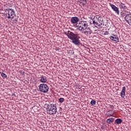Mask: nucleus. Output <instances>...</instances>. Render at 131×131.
Returning <instances> with one entry per match:
<instances>
[{
	"label": "nucleus",
	"instance_id": "nucleus-1",
	"mask_svg": "<svg viewBox=\"0 0 131 131\" xmlns=\"http://www.w3.org/2000/svg\"><path fill=\"white\" fill-rule=\"evenodd\" d=\"M64 33L66 35H67V36H68L69 39L72 40L73 43H74V45H76V46H77L80 43V42L79 41V38H80V37H79V34H78L77 32L75 31L73 32L69 30L64 32Z\"/></svg>",
	"mask_w": 131,
	"mask_h": 131
},
{
	"label": "nucleus",
	"instance_id": "nucleus-2",
	"mask_svg": "<svg viewBox=\"0 0 131 131\" xmlns=\"http://www.w3.org/2000/svg\"><path fill=\"white\" fill-rule=\"evenodd\" d=\"M93 24L97 28H102L104 26V20L102 18V16L100 15H96L93 19Z\"/></svg>",
	"mask_w": 131,
	"mask_h": 131
},
{
	"label": "nucleus",
	"instance_id": "nucleus-3",
	"mask_svg": "<svg viewBox=\"0 0 131 131\" xmlns=\"http://www.w3.org/2000/svg\"><path fill=\"white\" fill-rule=\"evenodd\" d=\"M47 112L49 115H54L57 113V106L56 104H48L46 108Z\"/></svg>",
	"mask_w": 131,
	"mask_h": 131
},
{
	"label": "nucleus",
	"instance_id": "nucleus-4",
	"mask_svg": "<svg viewBox=\"0 0 131 131\" xmlns=\"http://www.w3.org/2000/svg\"><path fill=\"white\" fill-rule=\"evenodd\" d=\"M77 29L79 30L81 32H83L86 28H88V22L85 21H81L76 24Z\"/></svg>",
	"mask_w": 131,
	"mask_h": 131
},
{
	"label": "nucleus",
	"instance_id": "nucleus-5",
	"mask_svg": "<svg viewBox=\"0 0 131 131\" xmlns=\"http://www.w3.org/2000/svg\"><path fill=\"white\" fill-rule=\"evenodd\" d=\"M6 17L7 19H13L15 16V12L13 9H8L5 10Z\"/></svg>",
	"mask_w": 131,
	"mask_h": 131
},
{
	"label": "nucleus",
	"instance_id": "nucleus-6",
	"mask_svg": "<svg viewBox=\"0 0 131 131\" xmlns=\"http://www.w3.org/2000/svg\"><path fill=\"white\" fill-rule=\"evenodd\" d=\"M39 90L41 93H48V92H49V86L47 84H40L39 86Z\"/></svg>",
	"mask_w": 131,
	"mask_h": 131
},
{
	"label": "nucleus",
	"instance_id": "nucleus-7",
	"mask_svg": "<svg viewBox=\"0 0 131 131\" xmlns=\"http://www.w3.org/2000/svg\"><path fill=\"white\" fill-rule=\"evenodd\" d=\"M110 6L111 8H112V10H113V11H114V12H115L117 15H119V8L111 3H110Z\"/></svg>",
	"mask_w": 131,
	"mask_h": 131
},
{
	"label": "nucleus",
	"instance_id": "nucleus-8",
	"mask_svg": "<svg viewBox=\"0 0 131 131\" xmlns=\"http://www.w3.org/2000/svg\"><path fill=\"white\" fill-rule=\"evenodd\" d=\"M113 36H110V38L113 41H116V42H119V38L117 35L112 34Z\"/></svg>",
	"mask_w": 131,
	"mask_h": 131
},
{
	"label": "nucleus",
	"instance_id": "nucleus-9",
	"mask_svg": "<svg viewBox=\"0 0 131 131\" xmlns=\"http://www.w3.org/2000/svg\"><path fill=\"white\" fill-rule=\"evenodd\" d=\"M79 18L76 16L72 17L71 18V22L72 24H78Z\"/></svg>",
	"mask_w": 131,
	"mask_h": 131
},
{
	"label": "nucleus",
	"instance_id": "nucleus-10",
	"mask_svg": "<svg viewBox=\"0 0 131 131\" xmlns=\"http://www.w3.org/2000/svg\"><path fill=\"white\" fill-rule=\"evenodd\" d=\"M125 21H126L129 25H131V14H127L125 16Z\"/></svg>",
	"mask_w": 131,
	"mask_h": 131
},
{
	"label": "nucleus",
	"instance_id": "nucleus-11",
	"mask_svg": "<svg viewBox=\"0 0 131 131\" xmlns=\"http://www.w3.org/2000/svg\"><path fill=\"white\" fill-rule=\"evenodd\" d=\"M84 32V34H85V35H89V34H92V30H91V28H86V29H85L84 30V31L83 32Z\"/></svg>",
	"mask_w": 131,
	"mask_h": 131
},
{
	"label": "nucleus",
	"instance_id": "nucleus-12",
	"mask_svg": "<svg viewBox=\"0 0 131 131\" xmlns=\"http://www.w3.org/2000/svg\"><path fill=\"white\" fill-rule=\"evenodd\" d=\"M126 89L125 88V86H123L122 88V90L120 93V96L122 98H124L125 97V91Z\"/></svg>",
	"mask_w": 131,
	"mask_h": 131
},
{
	"label": "nucleus",
	"instance_id": "nucleus-13",
	"mask_svg": "<svg viewBox=\"0 0 131 131\" xmlns=\"http://www.w3.org/2000/svg\"><path fill=\"white\" fill-rule=\"evenodd\" d=\"M40 82H42L43 83H46L47 81H48V79H47V77L42 76V77H40Z\"/></svg>",
	"mask_w": 131,
	"mask_h": 131
},
{
	"label": "nucleus",
	"instance_id": "nucleus-14",
	"mask_svg": "<svg viewBox=\"0 0 131 131\" xmlns=\"http://www.w3.org/2000/svg\"><path fill=\"white\" fill-rule=\"evenodd\" d=\"M79 2L83 6H85L88 4L86 0H79Z\"/></svg>",
	"mask_w": 131,
	"mask_h": 131
},
{
	"label": "nucleus",
	"instance_id": "nucleus-15",
	"mask_svg": "<svg viewBox=\"0 0 131 131\" xmlns=\"http://www.w3.org/2000/svg\"><path fill=\"white\" fill-rule=\"evenodd\" d=\"M120 8L121 9H123V10H126L127 7L125 6V4H123L122 3H121L120 5L119 6Z\"/></svg>",
	"mask_w": 131,
	"mask_h": 131
},
{
	"label": "nucleus",
	"instance_id": "nucleus-16",
	"mask_svg": "<svg viewBox=\"0 0 131 131\" xmlns=\"http://www.w3.org/2000/svg\"><path fill=\"white\" fill-rule=\"evenodd\" d=\"M115 123H117V124H120L121 123H122V119L120 118L117 119L115 121Z\"/></svg>",
	"mask_w": 131,
	"mask_h": 131
},
{
	"label": "nucleus",
	"instance_id": "nucleus-17",
	"mask_svg": "<svg viewBox=\"0 0 131 131\" xmlns=\"http://www.w3.org/2000/svg\"><path fill=\"white\" fill-rule=\"evenodd\" d=\"M114 121V118H110L109 119H107L106 120L107 123H108L110 124V123H112V122H113Z\"/></svg>",
	"mask_w": 131,
	"mask_h": 131
},
{
	"label": "nucleus",
	"instance_id": "nucleus-18",
	"mask_svg": "<svg viewBox=\"0 0 131 131\" xmlns=\"http://www.w3.org/2000/svg\"><path fill=\"white\" fill-rule=\"evenodd\" d=\"M90 104L91 105H92L93 106H94V105H96L97 104V101H96L94 99H92Z\"/></svg>",
	"mask_w": 131,
	"mask_h": 131
},
{
	"label": "nucleus",
	"instance_id": "nucleus-19",
	"mask_svg": "<svg viewBox=\"0 0 131 131\" xmlns=\"http://www.w3.org/2000/svg\"><path fill=\"white\" fill-rule=\"evenodd\" d=\"M76 89H79V90H80V89H81V85H80V84L78 83L76 84Z\"/></svg>",
	"mask_w": 131,
	"mask_h": 131
},
{
	"label": "nucleus",
	"instance_id": "nucleus-20",
	"mask_svg": "<svg viewBox=\"0 0 131 131\" xmlns=\"http://www.w3.org/2000/svg\"><path fill=\"white\" fill-rule=\"evenodd\" d=\"M1 76H2L3 78H7V77L6 74L4 73H1Z\"/></svg>",
	"mask_w": 131,
	"mask_h": 131
},
{
	"label": "nucleus",
	"instance_id": "nucleus-21",
	"mask_svg": "<svg viewBox=\"0 0 131 131\" xmlns=\"http://www.w3.org/2000/svg\"><path fill=\"white\" fill-rule=\"evenodd\" d=\"M59 103H63V102L65 101V99H64V98H59Z\"/></svg>",
	"mask_w": 131,
	"mask_h": 131
},
{
	"label": "nucleus",
	"instance_id": "nucleus-22",
	"mask_svg": "<svg viewBox=\"0 0 131 131\" xmlns=\"http://www.w3.org/2000/svg\"><path fill=\"white\" fill-rule=\"evenodd\" d=\"M121 16L122 17H125V16H126V14L125 13V12H121Z\"/></svg>",
	"mask_w": 131,
	"mask_h": 131
},
{
	"label": "nucleus",
	"instance_id": "nucleus-23",
	"mask_svg": "<svg viewBox=\"0 0 131 131\" xmlns=\"http://www.w3.org/2000/svg\"><path fill=\"white\" fill-rule=\"evenodd\" d=\"M114 117V116H113V114H108L107 117Z\"/></svg>",
	"mask_w": 131,
	"mask_h": 131
},
{
	"label": "nucleus",
	"instance_id": "nucleus-24",
	"mask_svg": "<svg viewBox=\"0 0 131 131\" xmlns=\"http://www.w3.org/2000/svg\"><path fill=\"white\" fill-rule=\"evenodd\" d=\"M108 34H109V32H108V31L104 32V35H108Z\"/></svg>",
	"mask_w": 131,
	"mask_h": 131
},
{
	"label": "nucleus",
	"instance_id": "nucleus-25",
	"mask_svg": "<svg viewBox=\"0 0 131 131\" xmlns=\"http://www.w3.org/2000/svg\"><path fill=\"white\" fill-rule=\"evenodd\" d=\"M111 109L113 110V109H114V106L113 105H111Z\"/></svg>",
	"mask_w": 131,
	"mask_h": 131
},
{
	"label": "nucleus",
	"instance_id": "nucleus-26",
	"mask_svg": "<svg viewBox=\"0 0 131 131\" xmlns=\"http://www.w3.org/2000/svg\"><path fill=\"white\" fill-rule=\"evenodd\" d=\"M9 7H12V4H10Z\"/></svg>",
	"mask_w": 131,
	"mask_h": 131
},
{
	"label": "nucleus",
	"instance_id": "nucleus-27",
	"mask_svg": "<svg viewBox=\"0 0 131 131\" xmlns=\"http://www.w3.org/2000/svg\"><path fill=\"white\" fill-rule=\"evenodd\" d=\"M73 54H74V52L73 51Z\"/></svg>",
	"mask_w": 131,
	"mask_h": 131
},
{
	"label": "nucleus",
	"instance_id": "nucleus-28",
	"mask_svg": "<svg viewBox=\"0 0 131 131\" xmlns=\"http://www.w3.org/2000/svg\"><path fill=\"white\" fill-rule=\"evenodd\" d=\"M56 51H57V50H59V49H56Z\"/></svg>",
	"mask_w": 131,
	"mask_h": 131
}]
</instances>
